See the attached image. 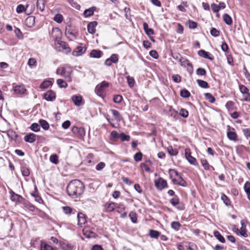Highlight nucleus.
Here are the masks:
<instances>
[{"label":"nucleus","instance_id":"8fccbe9b","mask_svg":"<svg viewBox=\"0 0 250 250\" xmlns=\"http://www.w3.org/2000/svg\"><path fill=\"white\" fill-rule=\"evenodd\" d=\"M50 161L53 164H57L59 162L58 157L57 155H52L50 157Z\"/></svg>","mask_w":250,"mask_h":250},{"label":"nucleus","instance_id":"5fc2aeb1","mask_svg":"<svg viewBox=\"0 0 250 250\" xmlns=\"http://www.w3.org/2000/svg\"><path fill=\"white\" fill-rule=\"evenodd\" d=\"M168 153L171 156H175L177 154L178 151L176 149H173L172 146H169L167 148Z\"/></svg>","mask_w":250,"mask_h":250},{"label":"nucleus","instance_id":"7c9ffc66","mask_svg":"<svg viewBox=\"0 0 250 250\" xmlns=\"http://www.w3.org/2000/svg\"><path fill=\"white\" fill-rule=\"evenodd\" d=\"M37 7L42 11H43L44 9V0H37Z\"/></svg>","mask_w":250,"mask_h":250},{"label":"nucleus","instance_id":"a18cd8bd","mask_svg":"<svg viewBox=\"0 0 250 250\" xmlns=\"http://www.w3.org/2000/svg\"><path fill=\"white\" fill-rule=\"evenodd\" d=\"M115 208H117V211L120 213L123 212L125 209L124 205L121 203H116V207Z\"/></svg>","mask_w":250,"mask_h":250},{"label":"nucleus","instance_id":"de8ad7c7","mask_svg":"<svg viewBox=\"0 0 250 250\" xmlns=\"http://www.w3.org/2000/svg\"><path fill=\"white\" fill-rule=\"evenodd\" d=\"M180 115L183 118H187L188 116V110L184 108H181L180 111Z\"/></svg>","mask_w":250,"mask_h":250},{"label":"nucleus","instance_id":"c756f323","mask_svg":"<svg viewBox=\"0 0 250 250\" xmlns=\"http://www.w3.org/2000/svg\"><path fill=\"white\" fill-rule=\"evenodd\" d=\"M53 83L50 81H44L42 83H41L40 85V88L42 89H45L48 87L50 85H52Z\"/></svg>","mask_w":250,"mask_h":250},{"label":"nucleus","instance_id":"79ce46f5","mask_svg":"<svg viewBox=\"0 0 250 250\" xmlns=\"http://www.w3.org/2000/svg\"><path fill=\"white\" fill-rule=\"evenodd\" d=\"M30 129L34 132H38L40 130V126L37 123H33L31 125Z\"/></svg>","mask_w":250,"mask_h":250},{"label":"nucleus","instance_id":"20e7f679","mask_svg":"<svg viewBox=\"0 0 250 250\" xmlns=\"http://www.w3.org/2000/svg\"><path fill=\"white\" fill-rule=\"evenodd\" d=\"M72 132L80 139L83 138L85 134L84 128L82 127H78L76 126L72 127Z\"/></svg>","mask_w":250,"mask_h":250},{"label":"nucleus","instance_id":"e433bc0d","mask_svg":"<svg viewBox=\"0 0 250 250\" xmlns=\"http://www.w3.org/2000/svg\"><path fill=\"white\" fill-rule=\"evenodd\" d=\"M28 6L27 5L26 8H25L24 6L22 4H19L17 6L16 8V11L18 13H21L23 11H25Z\"/></svg>","mask_w":250,"mask_h":250},{"label":"nucleus","instance_id":"39448f33","mask_svg":"<svg viewBox=\"0 0 250 250\" xmlns=\"http://www.w3.org/2000/svg\"><path fill=\"white\" fill-rule=\"evenodd\" d=\"M108 86L109 83L105 81H103L100 84L96 86L95 90L96 93L99 96L101 95L104 91V89Z\"/></svg>","mask_w":250,"mask_h":250},{"label":"nucleus","instance_id":"58836bf2","mask_svg":"<svg viewBox=\"0 0 250 250\" xmlns=\"http://www.w3.org/2000/svg\"><path fill=\"white\" fill-rule=\"evenodd\" d=\"M221 199L223 201L226 205L229 206L230 205L231 202L230 200L225 194H222Z\"/></svg>","mask_w":250,"mask_h":250},{"label":"nucleus","instance_id":"bb28decb","mask_svg":"<svg viewBox=\"0 0 250 250\" xmlns=\"http://www.w3.org/2000/svg\"><path fill=\"white\" fill-rule=\"evenodd\" d=\"M39 123L40 124V125L43 129L47 130L49 129V125L46 121L41 119L39 121Z\"/></svg>","mask_w":250,"mask_h":250},{"label":"nucleus","instance_id":"6e6552de","mask_svg":"<svg viewBox=\"0 0 250 250\" xmlns=\"http://www.w3.org/2000/svg\"><path fill=\"white\" fill-rule=\"evenodd\" d=\"M179 62L181 66L186 67V66H189L190 68H188V71L191 74L193 72V65L190 62V61L187 59L182 58L181 59H179Z\"/></svg>","mask_w":250,"mask_h":250},{"label":"nucleus","instance_id":"c9c22d12","mask_svg":"<svg viewBox=\"0 0 250 250\" xmlns=\"http://www.w3.org/2000/svg\"><path fill=\"white\" fill-rule=\"evenodd\" d=\"M160 235V233L155 230L150 229L149 230V235L151 238H157Z\"/></svg>","mask_w":250,"mask_h":250},{"label":"nucleus","instance_id":"4be33fe9","mask_svg":"<svg viewBox=\"0 0 250 250\" xmlns=\"http://www.w3.org/2000/svg\"><path fill=\"white\" fill-rule=\"evenodd\" d=\"M110 111L116 121H121L123 120V118L118 111L115 109H111Z\"/></svg>","mask_w":250,"mask_h":250},{"label":"nucleus","instance_id":"13d9d810","mask_svg":"<svg viewBox=\"0 0 250 250\" xmlns=\"http://www.w3.org/2000/svg\"><path fill=\"white\" fill-rule=\"evenodd\" d=\"M234 103L232 101H229L226 104V107L229 110H232L233 109Z\"/></svg>","mask_w":250,"mask_h":250},{"label":"nucleus","instance_id":"423d86ee","mask_svg":"<svg viewBox=\"0 0 250 250\" xmlns=\"http://www.w3.org/2000/svg\"><path fill=\"white\" fill-rule=\"evenodd\" d=\"M170 203L171 205L176 207L178 210H182L185 209V206L183 204H180V200L177 196H175V197L172 198L170 200Z\"/></svg>","mask_w":250,"mask_h":250},{"label":"nucleus","instance_id":"f257e3e1","mask_svg":"<svg viewBox=\"0 0 250 250\" xmlns=\"http://www.w3.org/2000/svg\"><path fill=\"white\" fill-rule=\"evenodd\" d=\"M84 188L83 183L80 180L75 179L69 183L66 188V192L70 197L76 198L83 194Z\"/></svg>","mask_w":250,"mask_h":250},{"label":"nucleus","instance_id":"bf43d9fd","mask_svg":"<svg viewBox=\"0 0 250 250\" xmlns=\"http://www.w3.org/2000/svg\"><path fill=\"white\" fill-rule=\"evenodd\" d=\"M62 209H63V212L66 214H71L73 210L72 208L71 207H68V206H65V207H62Z\"/></svg>","mask_w":250,"mask_h":250},{"label":"nucleus","instance_id":"2eb2a0df","mask_svg":"<svg viewBox=\"0 0 250 250\" xmlns=\"http://www.w3.org/2000/svg\"><path fill=\"white\" fill-rule=\"evenodd\" d=\"M24 140L26 142L33 143L36 140V135L32 133H29L24 137Z\"/></svg>","mask_w":250,"mask_h":250},{"label":"nucleus","instance_id":"9d476101","mask_svg":"<svg viewBox=\"0 0 250 250\" xmlns=\"http://www.w3.org/2000/svg\"><path fill=\"white\" fill-rule=\"evenodd\" d=\"M43 97L46 101L52 102L56 99V94L53 90H49L43 94Z\"/></svg>","mask_w":250,"mask_h":250},{"label":"nucleus","instance_id":"338daca9","mask_svg":"<svg viewBox=\"0 0 250 250\" xmlns=\"http://www.w3.org/2000/svg\"><path fill=\"white\" fill-rule=\"evenodd\" d=\"M109 59L113 63H117L118 61V57L117 54H113L111 55Z\"/></svg>","mask_w":250,"mask_h":250},{"label":"nucleus","instance_id":"cd10ccee","mask_svg":"<svg viewBox=\"0 0 250 250\" xmlns=\"http://www.w3.org/2000/svg\"><path fill=\"white\" fill-rule=\"evenodd\" d=\"M197 83L198 85L201 88H208L209 87L208 83L206 81L198 79L197 80Z\"/></svg>","mask_w":250,"mask_h":250},{"label":"nucleus","instance_id":"0eeeda50","mask_svg":"<svg viewBox=\"0 0 250 250\" xmlns=\"http://www.w3.org/2000/svg\"><path fill=\"white\" fill-rule=\"evenodd\" d=\"M240 92L243 94L244 100L249 102L250 101V95L249 89L244 85L242 84L239 85Z\"/></svg>","mask_w":250,"mask_h":250},{"label":"nucleus","instance_id":"1a4fd4ad","mask_svg":"<svg viewBox=\"0 0 250 250\" xmlns=\"http://www.w3.org/2000/svg\"><path fill=\"white\" fill-rule=\"evenodd\" d=\"M11 194L10 199L12 201L22 203L24 199L20 195L15 193L13 191L9 192Z\"/></svg>","mask_w":250,"mask_h":250},{"label":"nucleus","instance_id":"4c0bfd02","mask_svg":"<svg viewBox=\"0 0 250 250\" xmlns=\"http://www.w3.org/2000/svg\"><path fill=\"white\" fill-rule=\"evenodd\" d=\"M206 99L208 100L209 102L213 103L215 101V98L209 93H207L205 94Z\"/></svg>","mask_w":250,"mask_h":250},{"label":"nucleus","instance_id":"7ed1b4c3","mask_svg":"<svg viewBox=\"0 0 250 250\" xmlns=\"http://www.w3.org/2000/svg\"><path fill=\"white\" fill-rule=\"evenodd\" d=\"M154 183L156 188L159 190H162L164 188L168 187L167 181L162 177H160L158 179L155 180Z\"/></svg>","mask_w":250,"mask_h":250},{"label":"nucleus","instance_id":"412c9836","mask_svg":"<svg viewBox=\"0 0 250 250\" xmlns=\"http://www.w3.org/2000/svg\"><path fill=\"white\" fill-rule=\"evenodd\" d=\"M41 250H56V249L47 243L42 242L41 244Z\"/></svg>","mask_w":250,"mask_h":250},{"label":"nucleus","instance_id":"f8f14e48","mask_svg":"<svg viewBox=\"0 0 250 250\" xmlns=\"http://www.w3.org/2000/svg\"><path fill=\"white\" fill-rule=\"evenodd\" d=\"M86 48L85 47L78 46L75 50L72 52V55L75 57H78L82 55L86 51Z\"/></svg>","mask_w":250,"mask_h":250},{"label":"nucleus","instance_id":"3c124183","mask_svg":"<svg viewBox=\"0 0 250 250\" xmlns=\"http://www.w3.org/2000/svg\"><path fill=\"white\" fill-rule=\"evenodd\" d=\"M201 164L203 167H204L205 169L208 170L209 168V165L206 159H201Z\"/></svg>","mask_w":250,"mask_h":250},{"label":"nucleus","instance_id":"dca6fc26","mask_svg":"<svg viewBox=\"0 0 250 250\" xmlns=\"http://www.w3.org/2000/svg\"><path fill=\"white\" fill-rule=\"evenodd\" d=\"M78 217V225L82 226L86 223V220L84 214L82 213H78L77 215Z\"/></svg>","mask_w":250,"mask_h":250},{"label":"nucleus","instance_id":"72a5a7b5","mask_svg":"<svg viewBox=\"0 0 250 250\" xmlns=\"http://www.w3.org/2000/svg\"><path fill=\"white\" fill-rule=\"evenodd\" d=\"M57 83L60 88H66L68 85L66 82L62 79H58Z\"/></svg>","mask_w":250,"mask_h":250},{"label":"nucleus","instance_id":"2f4dec72","mask_svg":"<svg viewBox=\"0 0 250 250\" xmlns=\"http://www.w3.org/2000/svg\"><path fill=\"white\" fill-rule=\"evenodd\" d=\"M180 96L184 98H187L190 97V92L186 89H183L180 91Z\"/></svg>","mask_w":250,"mask_h":250},{"label":"nucleus","instance_id":"5701e85b","mask_svg":"<svg viewBox=\"0 0 250 250\" xmlns=\"http://www.w3.org/2000/svg\"><path fill=\"white\" fill-rule=\"evenodd\" d=\"M96 10L95 7H92L84 11L83 15L85 17H90L93 15L94 11Z\"/></svg>","mask_w":250,"mask_h":250},{"label":"nucleus","instance_id":"473e14b6","mask_svg":"<svg viewBox=\"0 0 250 250\" xmlns=\"http://www.w3.org/2000/svg\"><path fill=\"white\" fill-rule=\"evenodd\" d=\"M7 134L8 136L12 140H16L18 137L16 133L13 130H8Z\"/></svg>","mask_w":250,"mask_h":250},{"label":"nucleus","instance_id":"052dcab7","mask_svg":"<svg viewBox=\"0 0 250 250\" xmlns=\"http://www.w3.org/2000/svg\"><path fill=\"white\" fill-rule=\"evenodd\" d=\"M22 174L23 176H28L30 174L29 170L26 167H22L21 168Z\"/></svg>","mask_w":250,"mask_h":250},{"label":"nucleus","instance_id":"f704fd0d","mask_svg":"<svg viewBox=\"0 0 250 250\" xmlns=\"http://www.w3.org/2000/svg\"><path fill=\"white\" fill-rule=\"evenodd\" d=\"M227 137L230 140H236L237 134L235 132L229 131L227 133Z\"/></svg>","mask_w":250,"mask_h":250},{"label":"nucleus","instance_id":"4468645a","mask_svg":"<svg viewBox=\"0 0 250 250\" xmlns=\"http://www.w3.org/2000/svg\"><path fill=\"white\" fill-rule=\"evenodd\" d=\"M98 22L96 21L90 22L87 26L88 32L91 34H93L96 32V26L97 25Z\"/></svg>","mask_w":250,"mask_h":250},{"label":"nucleus","instance_id":"6ab92c4d","mask_svg":"<svg viewBox=\"0 0 250 250\" xmlns=\"http://www.w3.org/2000/svg\"><path fill=\"white\" fill-rule=\"evenodd\" d=\"M26 91L23 84L16 85L14 87V92L18 94H23Z\"/></svg>","mask_w":250,"mask_h":250},{"label":"nucleus","instance_id":"393cba45","mask_svg":"<svg viewBox=\"0 0 250 250\" xmlns=\"http://www.w3.org/2000/svg\"><path fill=\"white\" fill-rule=\"evenodd\" d=\"M116 207V203H107L105 205V209L106 211L109 212H111L114 210L115 208Z\"/></svg>","mask_w":250,"mask_h":250},{"label":"nucleus","instance_id":"b1692460","mask_svg":"<svg viewBox=\"0 0 250 250\" xmlns=\"http://www.w3.org/2000/svg\"><path fill=\"white\" fill-rule=\"evenodd\" d=\"M223 20L224 22L229 25H231L232 23V19L228 14H224L223 15Z\"/></svg>","mask_w":250,"mask_h":250},{"label":"nucleus","instance_id":"a19ab883","mask_svg":"<svg viewBox=\"0 0 250 250\" xmlns=\"http://www.w3.org/2000/svg\"><path fill=\"white\" fill-rule=\"evenodd\" d=\"M181 226V225L179 222L173 221L171 223V228L176 230H179Z\"/></svg>","mask_w":250,"mask_h":250},{"label":"nucleus","instance_id":"0e129e2a","mask_svg":"<svg viewBox=\"0 0 250 250\" xmlns=\"http://www.w3.org/2000/svg\"><path fill=\"white\" fill-rule=\"evenodd\" d=\"M127 81L128 83L129 86L130 87H132L134 86V80L133 78L130 77L129 76H128L127 77Z\"/></svg>","mask_w":250,"mask_h":250},{"label":"nucleus","instance_id":"6e6d98bb","mask_svg":"<svg viewBox=\"0 0 250 250\" xmlns=\"http://www.w3.org/2000/svg\"><path fill=\"white\" fill-rule=\"evenodd\" d=\"M196 73L198 75L200 76H206V71L203 68H198L196 70Z\"/></svg>","mask_w":250,"mask_h":250},{"label":"nucleus","instance_id":"49530a36","mask_svg":"<svg viewBox=\"0 0 250 250\" xmlns=\"http://www.w3.org/2000/svg\"><path fill=\"white\" fill-rule=\"evenodd\" d=\"M143 154L141 152L136 153L134 156V159L136 162L141 161L142 159Z\"/></svg>","mask_w":250,"mask_h":250},{"label":"nucleus","instance_id":"864d4df0","mask_svg":"<svg viewBox=\"0 0 250 250\" xmlns=\"http://www.w3.org/2000/svg\"><path fill=\"white\" fill-rule=\"evenodd\" d=\"M123 100V97L120 95H115L113 98V101L117 104L120 103Z\"/></svg>","mask_w":250,"mask_h":250},{"label":"nucleus","instance_id":"4d7b16f0","mask_svg":"<svg viewBox=\"0 0 250 250\" xmlns=\"http://www.w3.org/2000/svg\"><path fill=\"white\" fill-rule=\"evenodd\" d=\"M210 34L213 37H218L219 35L220 31L215 28H212L210 30Z\"/></svg>","mask_w":250,"mask_h":250},{"label":"nucleus","instance_id":"f03ea898","mask_svg":"<svg viewBox=\"0 0 250 250\" xmlns=\"http://www.w3.org/2000/svg\"><path fill=\"white\" fill-rule=\"evenodd\" d=\"M55 42H57V44L59 45L57 46V47L59 48V51H63L66 53L71 52V50L66 42L61 41V39L58 38L56 39Z\"/></svg>","mask_w":250,"mask_h":250},{"label":"nucleus","instance_id":"37998d69","mask_svg":"<svg viewBox=\"0 0 250 250\" xmlns=\"http://www.w3.org/2000/svg\"><path fill=\"white\" fill-rule=\"evenodd\" d=\"M121 140L124 142V141H129L130 139V137L129 135H125L124 133H121L120 134V136Z\"/></svg>","mask_w":250,"mask_h":250},{"label":"nucleus","instance_id":"c03bdc74","mask_svg":"<svg viewBox=\"0 0 250 250\" xmlns=\"http://www.w3.org/2000/svg\"><path fill=\"white\" fill-rule=\"evenodd\" d=\"M169 115L175 119H177L178 116V112L172 108L169 109Z\"/></svg>","mask_w":250,"mask_h":250},{"label":"nucleus","instance_id":"e2e57ef3","mask_svg":"<svg viewBox=\"0 0 250 250\" xmlns=\"http://www.w3.org/2000/svg\"><path fill=\"white\" fill-rule=\"evenodd\" d=\"M237 235H240L245 237H247L248 236L247 234L246 233V230L245 228H241L238 232Z\"/></svg>","mask_w":250,"mask_h":250},{"label":"nucleus","instance_id":"ddd939ff","mask_svg":"<svg viewBox=\"0 0 250 250\" xmlns=\"http://www.w3.org/2000/svg\"><path fill=\"white\" fill-rule=\"evenodd\" d=\"M198 55L204 58L208 59L210 61L214 59L213 56L209 52L205 51L204 50H200L198 52Z\"/></svg>","mask_w":250,"mask_h":250},{"label":"nucleus","instance_id":"09e8293b","mask_svg":"<svg viewBox=\"0 0 250 250\" xmlns=\"http://www.w3.org/2000/svg\"><path fill=\"white\" fill-rule=\"evenodd\" d=\"M188 162L191 165L197 166L198 163L195 158L193 157L191 155L187 159Z\"/></svg>","mask_w":250,"mask_h":250},{"label":"nucleus","instance_id":"603ef678","mask_svg":"<svg viewBox=\"0 0 250 250\" xmlns=\"http://www.w3.org/2000/svg\"><path fill=\"white\" fill-rule=\"evenodd\" d=\"M168 173L170 179H172L173 177V173H174L177 177L180 176V174L175 169H169L168 170Z\"/></svg>","mask_w":250,"mask_h":250},{"label":"nucleus","instance_id":"aec40b11","mask_svg":"<svg viewBox=\"0 0 250 250\" xmlns=\"http://www.w3.org/2000/svg\"><path fill=\"white\" fill-rule=\"evenodd\" d=\"M60 245L63 250H72L73 248V246L66 242L61 241L60 242Z\"/></svg>","mask_w":250,"mask_h":250},{"label":"nucleus","instance_id":"ea45409f","mask_svg":"<svg viewBox=\"0 0 250 250\" xmlns=\"http://www.w3.org/2000/svg\"><path fill=\"white\" fill-rule=\"evenodd\" d=\"M53 20L57 23H60L62 21L63 16L61 14H57L54 16Z\"/></svg>","mask_w":250,"mask_h":250},{"label":"nucleus","instance_id":"774afa93","mask_svg":"<svg viewBox=\"0 0 250 250\" xmlns=\"http://www.w3.org/2000/svg\"><path fill=\"white\" fill-rule=\"evenodd\" d=\"M243 72L246 78L250 82V73L247 70L246 67L244 66L243 69Z\"/></svg>","mask_w":250,"mask_h":250},{"label":"nucleus","instance_id":"a878e982","mask_svg":"<svg viewBox=\"0 0 250 250\" xmlns=\"http://www.w3.org/2000/svg\"><path fill=\"white\" fill-rule=\"evenodd\" d=\"M214 236L220 242L222 243L225 242V238L221 235V234L217 230L214 231L213 233Z\"/></svg>","mask_w":250,"mask_h":250},{"label":"nucleus","instance_id":"69168bd1","mask_svg":"<svg viewBox=\"0 0 250 250\" xmlns=\"http://www.w3.org/2000/svg\"><path fill=\"white\" fill-rule=\"evenodd\" d=\"M149 55L154 59H157L159 57L158 54L156 50H152L149 52Z\"/></svg>","mask_w":250,"mask_h":250},{"label":"nucleus","instance_id":"a211bd4d","mask_svg":"<svg viewBox=\"0 0 250 250\" xmlns=\"http://www.w3.org/2000/svg\"><path fill=\"white\" fill-rule=\"evenodd\" d=\"M103 52L100 50L93 49L91 51L89 56L91 58H100L102 57Z\"/></svg>","mask_w":250,"mask_h":250},{"label":"nucleus","instance_id":"680f3d73","mask_svg":"<svg viewBox=\"0 0 250 250\" xmlns=\"http://www.w3.org/2000/svg\"><path fill=\"white\" fill-rule=\"evenodd\" d=\"M244 189L247 193V194H248L250 193V182L249 181H247L245 183L244 185Z\"/></svg>","mask_w":250,"mask_h":250},{"label":"nucleus","instance_id":"9b49d317","mask_svg":"<svg viewBox=\"0 0 250 250\" xmlns=\"http://www.w3.org/2000/svg\"><path fill=\"white\" fill-rule=\"evenodd\" d=\"M65 35L71 41H73L77 38V36L74 33L73 30L71 29L70 27H66Z\"/></svg>","mask_w":250,"mask_h":250},{"label":"nucleus","instance_id":"c85d7f7f","mask_svg":"<svg viewBox=\"0 0 250 250\" xmlns=\"http://www.w3.org/2000/svg\"><path fill=\"white\" fill-rule=\"evenodd\" d=\"M129 217L130 218L131 222L133 223H137V214L134 211H131L129 214Z\"/></svg>","mask_w":250,"mask_h":250},{"label":"nucleus","instance_id":"f3484780","mask_svg":"<svg viewBox=\"0 0 250 250\" xmlns=\"http://www.w3.org/2000/svg\"><path fill=\"white\" fill-rule=\"evenodd\" d=\"M72 100L75 105L79 106L82 104L83 98L81 96L73 95L72 97Z\"/></svg>","mask_w":250,"mask_h":250}]
</instances>
